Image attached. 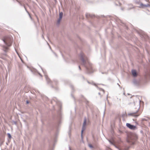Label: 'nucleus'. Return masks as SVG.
Listing matches in <instances>:
<instances>
[{
	"label": "nucleus",
	"instance_id": "33",
	"mask_svg": "<svg viewBox=\"0 0 150 150\" xmlns=\"http://www.w3.org/2000/svg\"><path fill=\"white\" fill-rule=\"evenodd\" d=\"M121 10H123V8H121Z\"/></svg>",
	"mask_w": 150,
	"mask_h": 150
},
{
	"label": "nucleus",
	"instance_id": "3",
	"mask_svg": "<svg viewBox=\"0 0 150 150\" xmlns=\"http://www.w3.org/2000/svg\"><path fill=\"white\" fill-rule=\"evenodd\" d=\"M4 44L6 46H3V50L5 52H6L8 49V47L10 46L12 44V41L10 38H5L2 40Z\"/></svg>",
	"mask_w": 150,
	"mask_h": 150
},
{
	"label": "nucleus",
	"instance_id": "12",
	"mask_svg": "<svg viewBox=\"0 0 150 150\" xmlns=\"http://www.w3.org/2000/svg\"><path fill=\"white\" fill-rule=\"evenodd\" d=\"M58 115L59 119H60L61 118V113L60 110H59L58 112Z\"/></svg>",
	"mask_w": 150,
	"mask_h": 150
},
{
	"label": "nucleus",
	"instance_id": "29",
	"mask_svg": "<svg viewBox=\"0 0 150 150\" xmlns=\"http://www.w3.org/2000/svg\"><path fill=\"white\" fill-rule=\"evenodd\" d=\"M79 69L81 70V68L80 66H79Z\"/></svg>",
	"mask_w": 150,
	"mask_h": 150
},
{
	"label": "nucleus",
	"instance_id": "16",
	"mask_svg": "<svg viewBox=\"0 0 150 150\" xmlns=\"http://www.w3.org/2000/svg\"><path fill=\"white\" fill-rule=\"evenodd\" d=\"M24 8H25V11H26V12H27L28 13V15H29V16H30V18H31V16L30 15V14H29V13L28 12V11H27V10H26V8H25V6H24Z\"/></svg>",
	"mask_w": 150,
	"mask_h": 150
},
{
	"label": "nucleus",
	"instance_id": "1",
	"mask_svg": "<svg viewBox=\"0 0 150 150\" xmlns=\"http://www.w3.org/2000/svg\"><path fill=\"white\" fill-rule=\"evenodd\" d=\"M81 61V64L83 65L86 69V72L90 74L93 72L92 65L89 62L87 57L83 53H81L79 55Z\"/></svg>",
	"mask_w": 150,
	"mask_h": 150
},
{
	"label": "nucleus",
	"instance_id": "28",
	"mask_svg": "<svg viewBox=\"0 0 150 150\" xmlns=\"http://www.w3.org/2000/svg\"><path fill=\"white\" fill-rule=\"evenodd\" d=\"M17 1L20 4L21 6H22V5L21 4V3H20V2L18 1L17 0Z\"/></svg>",
	"mask_w": 150,
	"mask_h": 150
},
{
	"label": "nucleus",
	"instance_id": "37",
	"mask_svg": "<svg viewBox=\"0 0 150 150\" xmlns=\"http://www.w3.org/2000/svg\"><path fill=\"white\" fill-rule=\"evenodd\" d=\"M88 103V101H87H87H86V103Z\"/></svg>",
	"mask_w": 150,
	"mask_h": 150
},
{
	"label": "nucleus",
	"instance_id": "2",
	"mask_svg": "<svg viewBox=\"0 0 150 150\" xmlns=\"http://www.w3.org/2000/svg\"><path fill=\"white\" fill-rule=\"evenodd\" d=\"M133 99H135L136 100V102L134 101V103L135 105L137 106V107L135 108L137 109V110L136 112L128 113V115L129 116L137 117L140 114V113L137 114V112H138L140 108L141 100L139 99L138 96H133Z\"/></svg>",
	"mask_w": 150,
	"mask_h": 150
},
{
	"label": "nucleus",
	"instance_id": "34",
	"mask_svg": "<svg viewBox=\"0 0 150 150\" xmlns=\"http://www.w3.org/2000/svg\"><path fill=\"white\" fill-rule=\"evenodd\" d=\"M140 132H141V133H142V132H143V131H142V130H141V131H140Z\"/></svg>",
	"mask_w": 150,
	"mask_h": 150
},
{
	"label": "nucleus",
	"instance_id": "25",
	"mask_svg": "<svg viewBox=\"0 0 150 150\" xmlns=\"http://www.w3.org/2000/svg\"><path fill=\"white\" fill-rule=\"evenodd\" d=\"M109 142H110V143L112 144H113V142H112L110 140H109Z\"/></svg>",
	"mask_w": 150,
	"mask_h": 150
},
{
	"label": "nucleus",
	"instance_id": "30",
	"mask_svg": "<svg viewBox=\"0 0 150 150\" xmlns=\"http://www.w3.org/2000/svg\"><path fill=\"white\" fill-rule=\"evenodd\" d=\"M54 54L55 55V56L56 57H57V55L56 54V53H54Z\"/></svg>",
	"mask_w": 150,
	"mask_h": 150
},
{
	"label": "nucleus",
	"instance_id": "31",
	"mask_svg": "<svg viewBox=\"0 0 150 150\" xmlns=\"http://www.w3.org/2000/svg\"><path fill=\"white\" fill-rule=\"evenodd\" d=\"M69 150H71V148H70V147H69Z\"/></svg>",
	"mask_w": 150,
	"mask_h": 150
},
{
	"label": "nucleus",
	"instance_id": "6",
	"mask_svg": "<svg viewBox=\"0 0 150 150\" xmlns=\"http://www.w3.org/2000/svg\"><path fill=\"white\" fill-rule=\"evenodd\" d=\"M41 69H42V71H43V72L44 73V75L45 76V78L46 80L47 81V83H50V82H51L50 79L49 78H48L46 74L45 73V71L43 70L42 68L41 67Z\"/></svg>",
	"mask_w": 150,
	"mask_h": 150
},
{
	"label": "nucleus",
	"instance_id": "24",
	"mask_svg": "<svg viewBox=\"0 0 150 150\" xmlns=\"http://www.w3.org/2000/svg\"><path fill=\"white\" fill-rule=\"evenodd\" d=\"M100 91H103V93H104V90L103 89L100 88Z\"/></svg>",
	"mask_w": 150,
	"mask_h": 150
},
{
	"label": "nucleus",
	"instance_id": "23",
	"mask_svg": "<svg viewBox=\"0 0 150 150\" xmlns=\"http://www.w3.org/2000/svg\"><path fill=\"white\" fill-rule=\"evenodd\" d=\"M88 146H89L90 147V148H93V146H92V145L91 144H89Z\"/></svg>",
	"mask_w": 150,
	"mask_h": 150
},
{
	"label": "nucleus",
	"instance_id": "38",
	"mask_svg": "<svg viewBox=\"0 0 150 150\" xmlns=\"http://www.w3.org/2000/svg\"><path fill=\"white\" fill-rule=\"evenodd\" d=\"M59 124H60V120H59Z\"/></svg>",
	"mask_w": 150,
	"mask_h": 150
},
{
	"label": "nucleus",
	"instance_id": "15",
	"mask_svg": "<svg viewBox=\"0 0 150 150\" xmlns=\"http://www.w3.org/2000/svg\"><path fill=\"white\" fill-rule=\"evenodd\" d=\"M86 118H85L84 120L83 124V126H85L86 125Z\"/></svg>",
	"mask_w": 150,
	"mask_h": 150
},
{
	"label": "nucleus",
	"instance_id": "19",
	"mask_svg": "<svg viewBox=\"0 0 150 150\" xmlns=\"http://www.w3.org/2000/svg\"><path fill=\"white\" fill-rule=\"evenodd\" d=\"M63 13L62 12H61L59 13V16L62 17V16H63Z\"/></svg>",
	"mask_w": 150,
	"mask_h": 150
},
{
	"label": "nucleus",
	"instance_id": "35",
	"mask_svg": "<svg viewBox=\"0 0 150 150\" xmlns=\"http://www.w3.org/2000/svg\"><path fill=\"white\" fill-rule=\"evenodd\" d=\"M98 94L99 95H100V92L98 93Z\"/></svg>",
	"mask_w": 150,
	"mask_h": 150
},
{
	"label": "nucleus",
	"instance_id": "32",
	"mask_svg": "<svg viewBox=\"0 0 150 150\" xmlns=\"http://www.w3.org/2000/svg\"><path fill=\"white\" fill-rule=\"evenodd\" d=\"M137 139V137H136L135 138V140H136V139Z\"/></svg>",
	"mask_w": 150,
	"mask_h": 150
},
{
	"label": "nucleus",
	"instance_id": "21",
	"mask_svg": "<svg viewBox=\"0 0 150 150\" xmlns=\"http://www.w3.org/2000/svg\"><path fill=\"white\" fill-rule=\"evenodd\" d=\"M70 87L71 88V89L73 90L74 89V87L72 85H70Z\"/></svg>",
	"mask_w": 150,
	"mask_h": 150
},
{
	"label": "nucleus",
	"instance_id": "39",
	"mask_svg": "<svg viewBox=\"0 0 150 150\" xmlns=\"http://www.w3.org/2000/svg\"><path fill=\"white\" fill-rule=\"evenodd\" d=\"M88 83H89L88 81Z\"/></svg>",
	"mask_w": 150,
	"mask_h": 150
},
{
	"label": "nucleus",
	"instance_id": "14",
	"mask_svg": "<svg viewBox=\"0 0 150 150\" xmlns=\"http://www.w3.org/2000/svg\"><path fill=\"white\" fill-rule=\"evenodd\" d=\"M127 115L126 114V112L124 113L122 115V117L123 118H124L125 117H127Z\"/></svg>",
	"mask_w": 150,
	"mask_h": 150
},
{
	"label": "nucleus",
	"instance_id": "17",
	"mask_svg": "<svg viewBox=\"0 0 150 150\" xmlns=\"http://www.w3.org/2000/svg\"><path fill=\"white\" fill-rule=\"evenodd\" d=\"M53 83H54L55 85H57V81L56 79H54L53 80Z\"/></svg>",
	"mask_w": 150,
	"mask_h": 150
},
{
	"label": "nucleus",
	"instance_id": "10",
	"mask_svg": "<svg viewBox=\"0 0 150 150\" xmlns=\"http://www.w3.org/2000/svg\"><path fill=\"white\" fill-rule=\"evenodd\" d=\"M85 129H86V127H85V126H83V127H82V129L81 131V137L82 138H83L82 134H83V131L85 130Z\"/></svg>",
	"mask_w": 150,
	"mask_h": 150
},
{
	"label": "nucleus",
	"instance_id": "4",
	"mask_svg": "<svg viewBox=\"0 0 150 150\" xmlns=\"http://www.w3.org/2000/svg\"><path fill=\"white\" fill-rule=\"evenodd\" d=\"M126 126L127 127L132 130H134L137 128L136 126L132 125L129 123H127Z\"/></svg>",
	"mask_w": 150,
	"mask_h": 150
},
{
	"label": "nucleus",
	"instance_id": "18",
	"mask_svg": "<svg viewBox=\"0 0 150 150\" xmlns=\"http://www.w3.org/2000/svg\"><path fill=\"white\" fill-rule=\"evenodd\" d=\"M7 135L8 137L9 138L11 139V134L9 133H8L7 134Z\"/></svg>",
	"mask_w": 150,
	"mask_h": 150
},
{
	"label": "nucleus",
	"instance_id": "27",
	"mask_svg": "<svg viewBox=\"0 0 150 150\" xmlns=\"http://www.w3.org/2000/svg\"><path fill=\"white\" fill-rule=\"evenodd\" d=\"M26 103L27 104H28L29 103V101L28 100L26 101Z\"/></svg>",
	"mask_w": 150,
	"mask_h": 150
},
{
	"label": "nucleus",
	"instance_id": "13",
	"mask_svg": "<svg viewBox=\"0 0 150 150\" xmlns=\"http://www.w3.org/2000/svg\"><path fill=\"white\" fill-rule=\"evenodd\" d=\"M62 17L59 16V18L58 19L57 21V23L58 24H59L60 23V21L62 19Z\"/></svg>",
	"mask_w": 150,
	"mask_h": 150
},
{
	"label": "nucleus",
	"instance_id": "36",
	"mask_svg": "<svg viewBox=\"0 0 150 150\" xmlns=\"http://www.w3.org/2000/svg\"><path fill=\"white\" fill-rule=\"evenodd\" d=\"M71 96H72V97H73V98H74V97L72 96V95H71Z\"/></svg>",
	"mask_w": 150,
	"mask_h": 150
},
{
	"label": "nucleus",
	"instance_id": "40",
	"mask_svg": "<svg viewBox=\"0 0 150 150\" xmlns=\"http://www.w3.org/2000/svg\"><path fill=\"white\" fill-rule=\"evenodd\" d=\"M117 84H118V85H119V86H120V85H119V84L118 83H117Z\"/></svg>",
	"mask_w": 150,
	"mask_h": 150
},
{
	"label": "nucleus",
	"instance_id": "22",
	"mask_svg": "<svg viewBox=\"0 0 150 150\" xmlns=\"http://www.w3.org/2000/svg\"><path fill=\"white\" fill-rule=\"evenodd\" d=\"M130 5V6H131V7H130V8H128V10H130V9H131V8H133V7L132 6V4H130V5Z\"/></svg>",
	"mask_w": 150,
	"mask_h": 150
},
{
	"label": "nucleus",
	"instance_id": "26",
	"mask_svg": "<svg viewBox=\"0 0 150 150\" xmlns=\"http://www.w3.org/2000/svg\"><path fill=\"white\" fill-rule=\"evenodd\" d=\"M13 122H14V124L16 125V124H17V123H16V121H13Z\"/></svg>",
	"mask_w": 150,
	"mask_h": 150
},
{
	"label": "nucleus",
	"instance_id": "11",
	"mask_svg": "<svg viewBox=\"0 0 150 150\" xmlns=\"http://www.w3.org/2000/svg\"><path fill=\"white\" fill-rule=\"evenodd\" d=\"M94 16V15H92L90 14H86V17L87 18H88L89 17H90L91 18H93V17Z\"/></svg>",
	"mask_w": 150,
	"mask_h": 150
},
{
	"label": "nucleus",
	"instance_id": "9",
	"mask_svg": "<svg viewBox=\"0 0 150 150\" xmlns=\"http://www.w3.org/2000/svg\"><path fill=\"white\" fill-rule=\"evenodd\" d=\"M127 142L129 143H130L131 142V144H134V141H132V138H131L130 139H128L127 140Z\"/></svg>",
	"mask_w": 150,
	"mask_h": 150
},
{
	"label": "nucleus",
	"instance_id": "8",
	"mask_svg": "<svg viewBox=\"0 0 150 150\" xmlns=\"http://www.w3.org/2000/svg\"><path fill=\"white\" fill-rule=\"evenodd\" d=\"M133 83L135 86H137L139 84L138 81L135 79H134L133 80Z\"/></svg>",
	"mask_w": 150,
	"mask_h": 150
},
{
	"label": "nucleus",
	"instance_id": "5",
	"mask_svg": "<svg viewBox=\"0 0 150 150\" xmlns=\"http://www.w3.org/2000/svg\"><path fill=\"white\" fill-rule=\"evenodd\" d=\"M137 3L138 4H140V6H139V7H141L142 8H144L145 7H147L149 6V5L148 4H142L141 2H137Z\"/></svg>",
	"mask_w": 150,
	"mask_h": 150
},
{
	"label": "nucleus",
	"instance_id": "7",
	"mask_svg": "<svg viewBox=\"0 0 150 150\" xmlns=\"http://www.w3.org/2000/svg\"><path fill=\"white\" fill-rule=\"evenodd\" d=\"M132 75L134 77H136L137 76V72L135 70H132Z\"/></svg>",
	"mask_w": 150,
	"mask_h": 150
},
{
	"label": "nucleus",
	"instance_id": "20",
	"mask_svg": "<svg viewBox=\"0 0 150 150\" xmlns=\"http://www.w3.org/2000/svg\"><path fill=\"white\" fill-rule=\"evenodd\" d=\"M116 147L119 150H126V149H125V150H123V149H122L118 147H116Z\"/></svg>",
	"mask_w": 150,
	"mask_h": 150
}]
</instances>
